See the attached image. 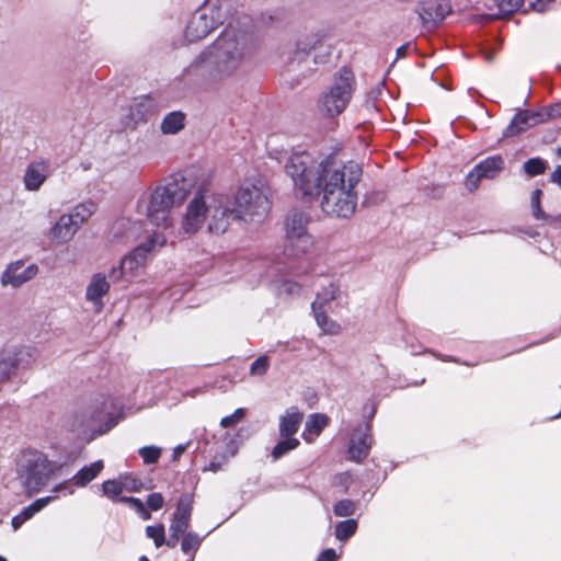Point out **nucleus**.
<instances>
[{"instance_id": "obj_43", "label": "nucleus", "mask_w": 561, "mask_h": 561, "mask_svg": "<svg viewBox=\"0 0 561 561\" xmlns=\"http://www.w3.org/2000/svg\"><path fill=\"white\" fill-rule=\"evenodd\" d=\"M119 480L122 483L123 491L125 490L128 492H136L140 490V488L142 486V483L139 479L129 474L121 476Z\"/></svg>"}, {"instance_id": "obj_9", "label": "nucleus", "mask_w": 561, "mask_h": 561, "mask_svg": "<svg viewBox=\"0 0 561 561\" xmlns=\"http://www.w3.org/2000/svg\"><path fill=\"white\" fill-rule=\"evenodd\" d=\"M167 237L161 231H154L145 242L140 243L131 253L126 255L118 267L111 270L110 276L114 279L123 277L126 273H135L146 262L148 253H153L164 247Z\"/></svg>"}, {"instance_id": "obj_23", "label": "nucleus", "mask_w": 561, "mask_h": 561, "mask_svg": "<svg viewBox=\"0 0 561 561\" xmlns=\"http://www.w3.org/2000/svg\"><path fill=\"white\" fill-rule=\"evenodd\" d=\"M47 164L34 162L28 165L24 175V183L27 190L37 191L47 178Z\"/></svg>"}, {"instance_id": "obj_11", "label": "nucleus", "mask_w": 561, "mask_h": 561, "mask_svg": "<svg viewBox=\"0 0 561 561\" xmlns=\"http://www.w3.org/2000/svg\"><path fill=\"white\" fill-rule=\"evenodd\" d=\"M220 23L219 10L216 8H198L185 30V37L190 42H197L208 36Z\"/></svg>"}, {"instance_id": "obj_56", "label": "nucleus", "mask_w": 561, "mask_h": 561, "mask_svg": "<svg viewBox=\"0 0 561 561\" xmlns=\"http://www.w3.org/2000/svg\"><path fill=\"white\" fill-rule=\"evenodd\" d=\"M180 537L181 536L179 535L174 536L173 533H170V537L168 540L165 539L164 545H167L170 548H174L178 545Z\"/></svg>"}, {"instance_id": "obj_49", "label": "nucleus", "mask_w": 561, "mask_h": 561, "mask_svg": "<svg viewBox=\"0 0 561 561\" xmlns=\"http://www.w3.org/2000/svg\"><path fill=\"white\" fill-rule=\"evenodd\" d=\"M554 0H535L533 9L538 12H545Z\"/></svg>"}, {"instance_id": "obj_45", "label": "nucleus", "mask_w": 561, "mask_h": 561, "mask_svg": "<svg viewBox=\"0 0 561 561\" xmlns=\"http://www.w3.org/2000/svg\"><path fill=\"white\" fill-rule=\"evenodd\" d=\"M484 179L480 172H477V169L474 168L468 175H467V179H466V187L468 191L470 192H474L478 187H479V184H480V181Z\"/></svg>"}, {"instance_id": "obj_61", "label": "nucleus", "mask_w": 561, "mask_h": 561, "mask_svg": "<svg viewBox=\"0 0 561 561\" xmlns=\"http://www.w3.org/2000/svg\"><path fill=\"white\" fill-rule=\"evenodd\" d=\"M130 500H136V497H122L121 501L130 504Z\"/></svg>"}, {"instance_id": "obj_4", "label": "nucleus", "mask_w": 561, "mask_h": 561, "mask_svg": "<svg viewBox=\"0 0 561 561\" xmlns=\"http://www.w3.org/2000/svg\"><path fill=\"white\" fill-rule=\"evenodd\" d=\"M331 53L318 33L299 36L286 54V68L299 79L309 78L321 65L329 62Z\"/></svg>"}, {"instance_id": "obj_57", "label": "nucleus", "mask_w": 561, "mask_h": 561, "mask_svg": "<svg viewBox=\"0 0 561 561\" xmlns=\"http://www.w3.org/2000/svg\"><path fill=\"white\" fill-rule=\"evenodd\" d=\"M130 505L139 513V512H142L145 505L142 503L141 500L139 499H136V500H130Z\"/></svg>"}, {"instance_id": "obj_35", "label": "nucleus", "mask_w": 561, "mask_h": 561, "mask_svg": "<svg viewBox=\"0 0 561 561\" xmlns=\"http://www.w3.org/2000/svg\"><path fill=\"white\" fill-rule=\"evenodd\" d=\"M191 514H192V500H191L190 495L184 494L179 500L176 511H175L173 517L190 523Z\"/></svg>"}, {"instance_id": "obj_52", "label": "nucleus", "mask_w": 561, "mask_h": 561, "mask_svg": "<svg viewBox=\"0 0 561 561\" xmlns=\"http://www.w3.org/2000/svg\"><path fill=\"white\" fill-rule=\"evenodd\" d=\"M54 497L53 496H47V497H43V499H38L36 500L34 503H32L36 510L39 512L42 508H44Z\"/></svg>"}, {"instance_id": "obj_17", "label": "nucleus", "mask_w": 561, "mask_h": 561, "mask_svg": "<svg viewBox=\"0 0 561 561\" xmlns=\"http://www.w3.org/2000/svg\"><path fill=\"white\" fill-rule=\"evenodd\" d=\"M31 353L27 348H10L0 353V381L9 380L16 370L26 364Z\"/></svg>"}, {"instance_id": "obj_6", "label": "nucleus", "mask_w": 561, "mask_h": 561, "mask_svg": "<svg viewBox=\"0 0 561 561\" xmlns=\"http://www.w3.org/2000/svg\"><path fill=\"white\" fill-rule=\"evenodd\" d=\"M56 466L38 450H24L15 461L16 479L28 496L38 493L55 473Z\"/></svg>"}, {"instance_id": "obj_60", "label": "nucleus", "mask_w": 561, "mask_h": 561, "mask_svg": "<svg viewBox=\"0 0 561 561\" xmlns=\"http://www.w3.org/2000/svg\"><path fill=\"white\" fill-rule=\"evenodd\" d=\"M67 482L60 483L57 486H55L54 492H59L66 488Z\"/></svg>"}, {"instance_id": "obj_31", "label": "nucleus", "mask_w": 561, "mask_h": 561, "mask_svg": "<svg viewBox=\"0 0 561 561\" xmlns=\"http://www.w3.org/2000/svg\"><path fill=\"white\" fill-rule=\"evenodd\" d=\"M328 424V417L324 414L314 413L309 415L306 422V432L312 435H319Z\"/></svg>"}, {"instance_id": "obj_19", "label": "nucleus", "mask_w": 561, "mask_h": 561, "mask_svg": "<svg viewBox=\"0 0 561 561\" xmlns=\"http://www.w3.org/2000/svg\"><path fill=\"white\" fill-rule=\"evenodd\" d=\"M110 291V283L106 279V276L102 273H96L92 275L87 289H85V299L93 304L96 312H100L104 304L102 298L107 295Z\"/></svg>"}, {"instance_id": "obj_13", "label": "nucleus", "mask_w": 561, "mask_h": 561, "mask_svg": "<svg viewBox=\"0 0 561 561\" xmlns=\"http://www.w3.org/2000/svg\"><path fill=\"white\" fill-rule=\"evenodd\" d=\"M450 11L446 0H421L417 7V14L427 30L437 27Z\"/></svg>"}, {"instance_id": "obj_33", "label": "nucleus", "mask_w": 561, "mask_h": 561, "mask_svg": "<svg viewBox=\"0 0 561 561\" xmlns=\"http://www.w3.org/2000/svg\"><path fill=\"white\" fill-rule=\"evenodd\" d=\"M356 529H357V522L355 519H346V520L340 522L335 526V537L339 540L344 541V540L348 539L351 536H353L355 534Z\"/></svg>"}, {"instance_id": "obj_55", "label": "nucleus", "mask_w": 561, "mask_h": 561, "mask_svg": "<svg viewBox=\"0 0 561 561\" xmlns=\"http://www.w3.org/2000/svg\"><path fill=\"white\" fill-rule=\"evenodd\" d=\"M409 46H410V44H404V45L400 46L399 48H397V50H396V60L407 56V51H408Z\"/></svg>"}, {"instance_id": "obj_7", "label": "nucleus", "mask_w": 561, "mask_h": 561, "mask_svg": "<svg viewBox=\"0 0 561 561\" xmlns=\"http://www.w3.org/2000/svg\"><path fill=\"white\" fill-rule=\"evenodd\" d=\"M355 89V77L347 68L340 69L333 79L330 90L323 94L320 103L330 116L341 114L350 103Z\"/></svg>"}, {"instance_id": "obj_21", "label": "nucleus", "mask_w": 561, "mask_h": 561, "mask_svg": "<svg viewBox=\"0 0 561 561\" xmlns=\"http://www.w3.org/2000/svg\"><path fill=\"white\" fill-rule=\"evenodd\" d=\"M141 226L129 218L117 219L111 229L114 239L123 242L134 241L140 236Z\"/></svg>"}, {"instance_id": "obj_38", "label": "nucleus", "mask_w": 561, "mask_h": 561, "mask_svg": "<svg viewBox=\"0 0 561 561\" xmlns=\"http://www.w3.org/2000/svg\"><path fill=\"white\" fill-rule=\"evenodd\" d=\"M146 535L153 539L156 547H161L165 542V534L164 526L162 524H158L156 526H147Z\"/></svg>"}, {"instance_id": "obj_27", "label": "nucleus", "mask_w": 561, "mask_h": 561, "mask_svg": "<svg viewBox=\"0 0 561 561\" xmlns=\"http://www.w3.org/2000/svg\"><path fill=\"white\" fill-rule=\"evenodd\" d=\"M103 461L98 460L78 471L77 474L72 478V481L77 486H85L98 477V474L103 470Z\"/></svg>"}, {"instance_id": "obj_50", "label": "nucleus", "mask_w": 561, "mask_h": 561, "mask_svg": "<svg viewBox=\"0 0 561 561\" xmlns=\"http://www.w3.org/2000/svg\"><path fill=\"white\" fill-rule=\"evenodd\" d=\"M336 558V553L333 549H325L318 558V561H333Z\"/></svg>"}, {"instance_id": "obj_62", "label": "nucleus", "mask_w": 561, "mask_h": 561, "mask_svg": "<svg viewBox=\"0 0 561 561\" xmlns=\"http://www.w3.org/2000/svg\"><path fill=\"white\" fill-rule=\"evenodd\" d=\"M139 561H149V559L145 556L140 557Z\"/></svg>"}, {"instance_id": "obj_25", "label": "nucleus", "mask_w": 561, "mask_h": 561, "mask_svg": "<svg viewBox=\"0 0 561 561\" xmlns=\"http://www.w3.org/2000/svg\"><path fill=\"white\" fill-rule=\"evenodd\" d=\"M185 114L181 111L168 113L161 124L160 130L163 135H176L185 127Z\"/></svg>"}, {"instance_id": "obj_12", "label": "nucleus", "mask_w": 561, "mask_h": 561, "mask_svg": "<svg viewBox=\"0 0 561 561\" xmlns=\"http://www.w3.org/2000/svg\"><path fill=\"white\" fill-rule=\"evenodd\" d=\"M207 191L198 188L195 197L188 203L182 227L185 232L194 233L207 220Z\"/></svg>"}, {"instance_id": "obj_58", "label": "nucleus", "mask_w": 561, "mask_h": 561, "mask_svg": "<svg viewBox=\"0 0 561 561\" xmlns=\"http://www.w3.org/2000/svg\"><path fill=\"white\" fill-rule=\"evenodd\" d=\"M139 515L145 519V520H148L151 518V514L150 512L144 507L142 512H139Z\"/></svg>"}, {"instance_id": "obj_15", "label": "nucleus", "mask_w": 561, "mask_h": 561, "mask_svg": "<svg viewBox=\"0 0 561 561\" xmlns=\"http://www.w3.org/2000/svg\"><path fill=\"white\" fill-rule=\"evenodd\" d=\"M158 112V101L151 94L136 98L129 106L126 126L136 128L137 125L146 123L151 115Z\"/></svg>"}, {"instance_id": "obj_32", "label": "nucleus", "mask_w": 561, "mask_h": 561, "mask_svg": "<svg viewBox=\"0 0 561 561\" xmlns=\"http://www.w3.org/2000/svg\"><path fill=\"white\" fill-rule=\"evenodd\" d=\"M523 169L528 176L533 178L543 174L548 169V164L541 158H531L524 163Z\"/></svg>"}, {"instance_id": "obj_39", "label": "nucleus", "mask_w": 561, "mask_h": 561, "mask_svg": "<svg viewBox=\"0 0 561 561\" xmlns=\"http://www.w3.org/2000/svg\"><path fill=\"white\" fill-rule=\"evenodd\" d=\"M333 512L340 517L351 516L355 512V504L351 500H341L334 505Z\"/></svg>"}, {"instance_id": "obj_8", "label": "nucleus", "mask_w": 561, "mask_h": 561, "mask_svg": "<svg viewBox=\"0 0 561 561\" xmlns=\"http://www.w3.org/2000/svg\"><path fill=\"white\" fill-rule=\"evenodd\" d=\"M309 217L304 211L291 210L285 221L286 243L284 254L298 257L309 251L312 245L311 237L307 233Z\"/></svg>"}, {"instance_id": "obj_34", "label": "nucleus", "mask_w": 561, "mask_h": 561, "mask_svg": "<svg viewBox=\"0 0 561 561\" xmlns=\"http://www.w3.org/2000/svg\"><path fill=\"white\" fill-rule=\"evenodd\" d=\"M337 291V288L332 284L328 288H324L322 293L318 294L316 300L312 302V310L324 308L325 305L336 298Z\"/></svg>"}, {"instance_id": "obj_51", "label": "nucleus", "mask_w": 561, "mask_h": 561, "mask_svg": "<svg viewBox=\"0 0 561 561\" xmlns=\"http://www.w3.org/2000/svg\"><path fill=\"white\" fill-rule=\"evenodd\" d=\"M38 511L36 510V507L31 504L28 505L27 507H25L21 514H22V518L24 519H30L34 516L35 513H37Z\"/></svg>"}, {"instance_id": "obj_10", "label": "nucleus", "mask_w": 561, "mask_h": 561, "mask_svg": "<svg viewBox=\"0 0 561 561\" xmlns=\"http://www.w3.org/2000/svg\"><path fill=\"white\" fill-rule=\"evenodd\" d=\"M207 203L208 231L216 234L225 233L231 220L238 219L232 201L222 194H207Z\"/></svg>"}, {"instance_id": "obj_29", "label": "nucleus", "mask_w": 561, "mask_h": 561, "mask_svg": "<svg viewBox=\"0 0 561 561\" xmlns=\"http://www.w3.org/2000/svg\"><path fill=\"white\" fill-rule=\"evenodd\" d=\"M317 320L318 325L329 334H336L340 331V325L331 320L327 313L324 308H318V310H312Z\"/></svg>"}, {"instance_id": "obj_64", "label": "nucleus", "mask_w": 561, "mask_h": 561, "mask_svg": "<svg viewBox=\"0 0 561 561\" xmlns=\"http://www.w3.org/2000/svg\"><path fill=\"white\" fill-rule=\"evenodd\" d=\"M236 453H237V449H236V448H233V449L231 450V453H230V456H234V455H236Z\"/></svg>"}, {"instance_id": "obj_2", "label": "nucleus", "mask_w": 561, "mask_h": 561, "mask_svg": "<svg viewBox=\"0 0 561 561\" xmlns=\"http://www.w3.org/2000/svg\"><path fill=\"white\" fill-rule=\"evenodd\" d=\"M256 46L252 35L228 31L185 69L187 75L222 79L231 76Z\"/></svg>"}, {"instance_id": "obj_63", "label": "nucleus", "mask_w": 561, "mask_h": 561, "mask_svg": "<svg viewBox=\"0 0 561 561\" xmlns=\"http://www.w3.org/2000/svg\"><path fill=\"white\" fill-rule=\"evenodd\" d=\"M557 154L561 158V147L557 149Z\"/></svg>"}, {"instance_id": "obj_44", "label": "nucleus", "mask_w": 561, "mask_h": 561, "mask_svg": "<svg viewBox=\"0 0 561 561\" xmlns=\"http://www.w3.org/2000/svg\"><path fill=\"white\" fill-rule=\"evenodd\" d=\"M245 415L244 409H237L231 415L225 416L220 421L222 427H230L240 422Z\"/></svg>"}, {"instance_id": "obj_28", "label": "nucleus", "mask_w": 561, "mask_h": 561, "mask_svg": "<svg viewBox=\"0 0 561 561\" xmlns=\"http://www.w3.org/2000/svg\"><path fill=\"white\" fill-rule=\"evenodd\" d=\"M542 196V191L537 188L533 192L530 197V205L533 209V215L536 219H543L549 224L556 222L559 220V217H552L547 215L542 209L540 208V197Z\"/></svg>"}, {"instance_id": "obj_16", "label": "nucleus", "mask_w": 561, "mask_h": 561, "mask_svg": "<svg viewBox=\"0 0 561 561\" xmlns=\"http://www.w3.org/2000/svg\"><path fill=\"white\" fill-rule=\"evenodd\" d=\"M37 273L38 266L36 264H31L24 267V262L19 260L7 266L1 275L0 282L2 286H12L13 288H18L33 279Z\"/></svg>"}, {"instance_id": "obj_48", "label": "nucleus", "mask_w": 561, "mask_h": 561, "mask_svg": "<svg viewBox=\"0 0 561 561\" xmlns=\"http://www.w3.org/2000/svg\"><path fill=\"white\" fill-rule=\"evenodd\" d=\"M425 193L427 196L438 199V198L443 197L444 187L442 185H434L431 187H426Z\"/></svg>"}, {"instance_id": "obj_46", "label": "nucleus", "mask_w": 561, "mask_h": 561, "mask_svg": "<svg viewBox=\"0 0 561 561\" xmlns=\"http://www.w3.org/2000/svg\"><path fill=\"white\" fill-rule=\"evenodd\" d=\"M188 526H190L188 522L173 517L169 530H170V533H173L174 536L175 535L184 536L185 534H187L186 530H187Z\"/></svg>"}, {"instance_id": "obj_5", "label": "nucleus", "mask_w": 561, "mask_h": 561, "mask_svg": "<svg viewBox=\"0 0 561 561\" xmlns=\"http://www.w3.org/2000/svg\"><path fill=\"white\" fill-rule=\"evenodd\" d=\"M270 193L263 179L244 182L232 201L238 220L261 222L271 209Z\"/></svg>"}, {"instance_id": "obj_41", "label": "nucleus", "mask_w": 561, "mask_h": 561, "mask_svg": "<svg viewBox=\"0 0 561 561\" xmlns=\"http://www.w3.org/2000/svg\"><path fill=\"white\" fill-rule=\"evenodd\" d=\"M103 494L107 497H115L123 492L122 483L119 478L114 480H107L102 484Z\"/></svg>"}, {"instance_id": "obj_40", "label": "nucleus", "mask_w": 561, "mask_h": 561, "mask_svg": "<svg viewBox=\"0 0 561 561\" xmlns=\"http://www.w3.org/2000/svg\"><path fill=\"white\" fill-rule=\"evenodd\" d=\"M139 455L145 463H156L161 455V449L156 446H146L139 449Z\"/></svg>"}, {"instance_id": "obj_59", "label": "nucleus", "mask_w": 561, "mask_h": 561, "mask_svg": "<svg viewBox=\"0 0 561 561\" xmlns=\"http://www.w3.org/2000/svg\"><path fill=\"white\" fill-rule=\"evenodd\" d=\"M219 469H220V465H219V463H217V462H215V461H213V462H210V463H209V470H211V471H217V470H219Z\"/></svg>"}, {"instance_id": "obj_22", "label": "nucleus", "mask_w": 561, "mask_h": 561, "mask_svg": "<svg viewBox=\"0 0 561 561\" xmlns=\"http://www.w3.org/2000/svg\"><path fill=\"white\" fill-rule=\"evenodd\" d=\"M304 414L297 408H290L279 420V434L282 437H291L297 433Z\"/></svg>"}, {"instance_id": "obj_20", "label": "nucleus", "mask_w": 561, "mask_h": 561, "mask_svg": "<svg viewBox=\"0 0 561 561\" xmlns=\"http://www.w3.org/2000/svg\"><path fill=\"white\" fill-rule=\"evenodd\" d=\"M79 228L80 227L75 221L73 216L65 214L60 216L58 221L50 229L49 238L54 242L66 243L73 238Z\"/></svg>"}, {"instance_id": "obj_47", "label": "nucleus", "mask_w": 561, "mask_h": 561, "mask_svg": "<svg viewBox=\"0 0 561 561\" xmlns=\"http://www.w3.org/2000/svg\"><path fill=\"white\" fill-rule=\"evenodd\" d=\"M147 504L152 511H158L163 506L164 499L161 493H152L148 496Z\"/></svg>"}, {"instance_id": "obj_42", "label": "nucleus", "mask_w": 561, "mask_h": 561, "mask_svg": "<svg viewBox=\"0 0 561 561\" xmlns=\"http://www.w3.org/2000/svg\"><path fill=\"white\" fill-rule=\"evenodd\" d=\"M270 367V360L267 356H260L255 359L250 367V374L252 376H263Z\"/></svg>"}, {"instance_id": "obj_1", "label": "nucleus", "mask_w": 561, "mask_h": 561, "mask_svg": "<svg viewBox=\"0 0 561 561\" xmlns=\"http://www.w3.org/2000/svg\"><path fill=\"white\" fill-rule=\"evenodd\" d=\"M285 172L297 194L302 197L321 196L323 213L337 218H350L355 214L358 197L355 187L363 175L358 163L333 158L318 162L310 153L301 151L287 159Z\"/></svg>"}, {"instance_id": "obj_14", "label": "nucleus", "mask_w": 561, "mask_h": 561, "mask_svg": "<svg viewBox=\"0 0 561 561\" xmlns=\"http://www.w3.org/2000/svg\"><path fill=\"white\" fill-rule=\"evenodd\" d=\"M554 110L551 108V112H530V111H518L510 125L503 131L504 137L516 136L526 129L534 127L540 123L547 121L548 117L554 116L552 113Z\"/></svg>"}, {"instance_id": "obj_37", "label": "nucleus", "mask_w": 561, "mask_h": 561, "mask_svg": "<svg viewBox=\"0 0 561 561\" xmlns=\"http://www.w3.org/2000/svg\"><path fill=\"white\" fill-rule=\"evenodd\" d=\"M202 543V538L196 533H187L183 536L181 549L184 553H195Z\"/></svg>"}, {"instance_id": "obj_30", "label": "nucleus", "mask_w": 561, "mask_h": 561, "mask_svg": "<svg viewBox=\"0 0 561 561\" xmlns=\"http://www.w3.org/2000/svg\"><path fill=\"white\" fill-rule=\"evenodd\" d=\"M96 207L92 202H87L75 207L70 216H73L75 221L80 227L89 217L94 214Z\"/></svg>"}, {"instance_id": "obj_26", "label": "nucleus", "mask_w": 561, "mask_h": 561, "mask_svg": "<svg viewBox=\"0 0 561 561\" xmlns=\"http://www.w3.org/2000/svg\"><path fill=\"white\" fill-rule=\"evenodd\" d=\"M503 158L501 156H493L486 158L474 168L484 179H494L503 170Z\"/></svg>"}, {"instance_id": "obj_36", "label": "nucleus", "mask_w": 561, "mask_h": 561, "mask_svg": "<svg viewBox=\"0 0 561 561\" xmlns=\"http://www.w3.org/2000/svg\"><path fill=\"white\" fill-rule=\"evenodd\" d=\"M285 439L278 442L273 448L272 456L274 459H278L284 456L286 453L297 448L299 446V440L294 437H284Z\"/></svg>"}, {"instance_id": "obj_18", "label": "nucleus", "mask_w": 561, "mask_h": 561, "mask_svg": "<svg viewBox=\"0 0 561 561\" xmlns=\"http://www.w3.org/2000/svg\"><path fill=\"white\" fill-rule=\"evenodd\" d=\"M371 447V437L369 435V426L357 427L350 440L348 456L351 460L360 461L365 459Z\"/></svg>"}, {"instance_id": "obj_54", "label": "nucleus", "mask_w": 561, "mask_h": 561, "mask_svg": "<svg viewBox=\"0 0 561 561\" xmlns=\"http://www.w3.org/2000/svg\"><path fill=\"white\" fill-rule=\"evenodd\" d=\"M27 519L22 518V514H19L12 518V527L14 530L19 529L23 523Z\"/></svg>"}, {"instance_id": "obj_53", "label": "nucleus", "mask_w": 561, "mask_h": 561, "mask_svg": "<svg viewBox=\"0 0 561 561\" xmlns=\"http://www.w3.org/2000/svg\"><path fill=\"white\" fill-rule=\"evenodd\" d=\"M550 180L561 186V165H559L550 175Z\"/></svg>"}, {"instance_id": "obj_24", "label": "nucleus", "mask_w": 561, "mask_h": 561, "mask_svg": "<svg viewBox=\"0 0 561 561\" xmlns=\"http://www.w3.org/2000/svg\"><path fill=\"white\" fill-rule=\"evenodd\" d=\"M499 9L497 14H480L473 16L476 22H489L495 19L504 18L517 11L523 4V0H495Z\"/></svg>"}, {"instance_id": "obj_3", "label": "nucleus", "mask_w": 561, "mask_h": 561, "mask_svg": "<svg viewBox=\"0 0 561 561\" xmlns=\"http://www.w3.org/2000/svg\"><path fill=\"white\" fill-rule=\"evenodd\" d=\"M192 172L178 173L153 188H147L138 197L135 210L163 233L172 227L171 209L181 205L195 188Z\"/></svg>"}]
</instances>
